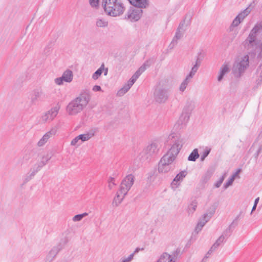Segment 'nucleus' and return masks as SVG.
<instances>
[{"instance_id":"nucleus-48","label":"nucleus","mask_w":262,"mask_h":262,"mask_svg":"<svg viewBox=\"0 0 262 262\" xmlns=\"http://www.w3.org/2000/svg\"><path fill=\"white\" fill-rule=\"evenodd\" d=\"M89 3L91 7L97 8L99 5V0H89Z\"/></svg>"},{"instance_id":"nucleus-45","label":"nucleus","mask_w":262,"mask_h":262,"mask_svg":"<svg viewBox=\"0 0 262 262\" xmlns=\"http://www.w3.org/2000/svg\"><path fill=\"white\" fill-rule=\"evenodd\" d=\"M108 188L110 189H112L114 186L116 185V184L115 183V179L113 178H110L108 180Z\"/></svg>"},{"instance_id":"nucleus-51","label":"nucleus","mask_w":262,"mask_h":262,"mask_svg":"<svg viewBox=\"0 0 262 262\" xmlns=\"http://www.w3.org/2000/svg\"><path fill=\"white\" fill-rule=\"evenodd\" d=\"M92 90L94 92L101 91V88L99 85H95L93 86Z\"/></svg>"},{"instance_id":"nucleus-31","label":"nucleus","mask_w":262,"mask_h":262,"mask_svg":"<svg viewBox=\"0 0 262 262\" xmlns=\"http://www.w3.org/2000/svg\"><path fill=\"white\" fill-rule=\"evenodd\" d=\"M96 25L99 28H105L108 26V21L105 18H99L96 19Z\"/></svg>"},{"instance_id":"nucleus-30","label":"nucleus","mask_w":262,"mask_h":262,"mask_svg":"<svg viewBox=\"0 0 262 262\" xmlns=\"http://www.w3.org/2000/svg\"><path fill=\"white\" fill-rule=\"evenodd\" d=\"M198 206V203L195 200L192 201L190 204H189L187 211L189 215L192 214L196 210Z\"/></svg>"},{"instance_id":"nucleus-23","label":"nucleus","mask_w":262,"mask_h":262,"mask_svg":"<svg viewBox=\"0 0 262 262\" xmlns=\"http://www.w3.org/2000/svg\"><path fill=\"white\" fill-rule=\"evenodd\" d=\"M172 166L165 163V162H162L160 161L158 163V170L159 173H166L172 170Z\"/></svg>"},{"instance_id":"nucleus-47","label":"nucleus","mask_w":262,"mask_h":262,"mask_svg":"<svg viewBox=\"0 0 262 262\" xmlns=\"http://www.w3.org/2000/svg\"><path fill=\"white\" fill-rule=\"evenodd\" d=\"M242 21V20H241L239 17L237 16L233 20L232 23V26L234 27H237Z\"/></svg>"},{"instance_id":"nucleus-19","label":"nucleus","mask_w":262,"mask_h":262,"mask_svg":"<svg viewBox=\"0 0 262 262\" xmlns=\"http://www.w3.org/2000/svg\"><path fill=\"white\" fill-rule=\"evenodd\" d=\"M147 66H148L147 63H144L132 76L128 82H129L131 84L133 85L136 80L141 75V74L146 69V67Z\"/></svg>"},{"instance_id":"nucleus-53","label":"nucleus","mask_w":262,"mask_h":262,"mask_svg":"<svg viewBox=\"0 0 262 262\" xmlns=\"http://www.w3.org/2000/svg\"><path fill=\"white\" fill-rule=\"evenodd\" d=\"M140 248H137L134 251L133 253H132V254H134V256H135V255L138 252H139L140 250Z\"/></svg>"},{"instance_id":"nucleus-57","label":"nucleus","mask_w":262,"mask_h":262,"mask_svg":"<svg viewBox=\"0 0 262 262\" xmlns=\"http://www.w3.org/2000/svg\"><path fill=\"white\" fill-rule=\"evenodd\" d=\"M226 173H225L221 178H223L224 180L225 178H226Z\"/></svg>"},{"instance_id":"nucleus-12","label":"nucleus","mask_w":262,"mask_h":262,"mask_svg":"<svg viewBox=\"0 0 262 262\" xmlns=\"http://www.w3.org/2000/svg\"><path fill=\"white\" fill-rule=\"evenodd\" d=\"M58 130L57 126H53L46 133L40 140L37 143L38 147H41L43 146L49 141V140L53 136L56 135Z\"/></svg>"},{"instance_id":"nucleus-15","label":"nucleus","mask_w":262,"mask_h":262,"mask_svg":"<svg viewBox=\"0 0 262 262\" xmlns=\"http://www.w3.org/2000/svg\"><path fill=\"white\" fill-rule=\"evenodd\" d=\"M142 13V10L140 8L130 9L127 13V18L132 21L138 20Z\"/></svg>"},{"instance_id":"nucleus-28","label":"nucleus","mask_w":262,"mask_h":262,"mask_svg":"<svg viewBox=\"0 0 262 262\" xmlns=\"http://www.w3.org/2000/svg\"><path fill=\"white\" fill-rule=\"evenodd\" d=\"M130 3L137 8L145 7L146 0H128Z\"/></svg>"},{"instance_id":"nucleus-26","label":"nucleus","mask_w":262,"mask_h":262,"mask_svg":"<svg viewBox=\"0 0 262 262\" xmlns=\"http://www.w3.org/2000/svg\"><path fill=\"white\" fill-rule=\"evenodd\" d=\"M237 219L236 218L232 222V223L230 225L229 227L223 232L222 235H224V236L226 239H227L228 237L230 236L232 232L231 229L234 228L237 225Z\"/></svg>"},{"instance_id":"nucleus-38","label":"nucleus","mask_w":262,"mask_h":262,"mask_svg":"<svg viewBox=\"0 0 262 262\" xmlns=\"http://www.w3.org/2000/svg\"><path fill=\"white\" fill-rule=\"evenodd\" d=\"M250 12L251 9L249 8H247L243 12L240 13L237 15V16L239 17V19L243 21L244 19L250 13Z\"/></svg>"},{"instance_id":"nucleus-52","label":"nucleus","mask_w":262,"mask_h":262,"mask_svg":"<svg viewBox=\"0 0 262 262\" xmlns=\"http://www.w3.org/2000/svg\"><path fill=\"white\" fill-rule=\"evenodd\" d=\"M262 150V146H259L258 150H257L256 154H255V157H257L259 155V154L261 152Z\"/></svg>"},{"instance_id":"nucleus-25","label":"nucleus","mask_w":262,"mask_h":262,"mask_svg":"<svg viewBox=\"0 0 262 262\" xmlns=\"http://www.w3.org/2000/svg\"><path fill=\"white\" fill-rule=\"evenodd\" d=\"M42 94L41 90H35L32 92L31 96V102L32 104H35L38 99H39Z\"/></svg>"},{"instance_id":"nucleus-10","label":"nucleus","mask_w":262,"mask_h":262,"mask_svg":"<svg viewBox=\"0 0 262 262\" xmlns=\"http://www.w3.org/2000/svg\"><path fill=\"white\" fill-rule=\"evenodd\" d=\"M154 97L157 102L164 103L168 98V91L165 88L158 87L155 91Z\"/></svg>"},{"instance_id":"nucleus-14","label":"nucleus","mask_w":262,"mask_h":262,"mask_svg":"<svg viewBox=\"0 0 262 262\" xmlns=\"http://www.w3.org/2000/svg\"><path fill=\"white\" fill-rule=\"evenodd\" d=\"M159 150V145L157 142H152L149 144L144 149L147 158L156 155Z\"/></svg>"},{"instance_id":"nucleus-2","label":"nucleus","mask_w":262,"mask_h":262,"mask_svg":"<svg viewBox=\"0 0 262 262\" xmlns=\"http://www.w3.org/2000/svg\"><path fill=\"white\" fill-rule=\"evenodd\" d=\"M261 30L262 20L256 23L244 42V46L245 48L257 51H260L258 54V57L260 58H262V43L259 44L257 36Z\"/></svg>"},{"instance_id":"nucleus-54","label":"nucleus","mask_w":262,"mask_h":262,"mask_svg":"<svg viewBox=\"0 0 262 262\" xmlns=\"http://www.w3.org/2000/svg\"><path fill=\"white\" fill-rule=\"evenodd\" d=\"M256 206H257V205H255L254 204L253 207H252V210H251V214L252 213V212L255 210L256 208Z\"/></svg>"},{"instance_id":"nucleus-44","label":"nucleus","mask_w":262,"mask_h":262,"mask_svg":"<svg viewBox=\"0 0 262 262\" xmlns=\"http://www.w3.org/2000/svg\"><path fill=\"white\" fill-rule=\"evenodd\" d=\"M180 182L177 181L176 178H174L172 182L171 183V187L172 189L175 190L178 187L180 184Z\"/></svg>"},{"instance_id":"nucleus-11","label":"nucleus","mask_w":262,"mask_h":262,"mask_svg":"<svg viewBox=\"0 0 262 262\" xmlns=\"http://www.w3.org/2000/svg\"><path fill=\"white\" fill-rule=\"evenodd\" d=\"M134 181L135 177L133 174H130L126 176L122 181L119 189L127 194L134 184Z\"/></svg>"},{"instance_id":"nucleus-42","label":"nucleus","mask_w":262,"mask_h":262,"mask_svg":"<svg viewBox=\"0 0 262 262\" xmlns=\"http://www.w3.org/2000/svg\"><path fill=\"white\" fill-rule=\"evenodd\" d=\"M211 151V149L209 147H206L204 149L202 154L201 155V160L204 161L206 157L209 155Z\"/></svg>"},{"instance_id":"nucleus-34","label":"nucleus","mask_w":262,"mask_h":262,"mask_svg":"<svg viewBox=\"0 0 262 262\" xmlns=\"http://www.w3.org/2000/svg\"><path fill=\"white\" fill-rule=\"evenodd\" d=\"M94 136V133L92 132L84 134H81L78 135L79 138H80V140L81 142H84L86 141L89 140L91 138H92Z\"/></svg>"},{"instance_id":"nucleus-22","label":"nucleus","mask_w":262,"mask_h":262,"mask_svg":"<svg viewBox=\"0 0 262 262\" xmlns=\"http://www.w3.org/2000/svg\"><path fill=\"white\" fill-rule=\"evenodd\" d=\"M230 71V66L227 63H224L222 67H221L220 71L219 72V75L217 76V81L219 82H221L223 79L224 76L227 73H228Z\"/></svg>"},{"instance_id":"nucleus-56","label":"nucleus","mask_w":262,"mask_h":262,"mask_svg":"<svg viewBox=\"0 0 262 262\" xmlns=\"http://www.w3.org/2000/svg\"><path fill=\"white\" fill-rule=\"evenodd\" d=\"M103 72H104V75L106 76L108 72V69L104 68V70L103 71Z\"/></svg>"},{"instance_id":"nucleus-20","label":"nucleus","mask_w":262,"mask_h":262,"mask_svg":"<svg viewBox=\"0 0 262 262\" xmlns=\"http://www.w3.org/2000/svg\"><path fill=\"white\" fill-rule=\"evenodd\" d=\"M147 66H148L147 63H144L132 76L128 82H129L131 84L133 85L136 80L141 75V74L146 69V67Z\"/></svg>"},{"instance_id":"nucleus-9","label":"nucleus","mask_w":262,"mask_h":262,"mask_svg":"<svg viewBox=\"0 0 262 262\" xmlns=\"http://www.w3.org/2000/svg\"><path fill=\"white\" fill-rule=\"evenodd\" d=\"M215 209L212 208L208 212L204 214L199 219V222L195 227V231L196 233L200 232L206 223L208 222L212 217L215 212Z\"/></svg>"},{"instance_id":"nucleus-3","label":"nucleus","mask_w":262,"mask_h":262,"mask_svg":"<svg viewBox=\"0 0 262 262\" xmlns=\"http://www.w3.org/2000/svg\"><path fill=\"white\" fill-rule=\"evenodd\" d=\"M169 139L174 138L172 144L167 152L161 158L162 162H165L170 165L176 159L183 146V139L180 137L174 138V134L170 135Z\"/></svg>"},{"instance_id":"nucleus-50","label":"nucleus","mask_w":262,"mask_h":262,"mask_svg":"<svg viewBox=\"0 0 262 262\" xmlns=\"http://www.w3.org/2000/svg\"><path fill=\"white\" fill-rule=\"evenodd\" d=\"M224 181V178H220L219 181H217L214 184L215 187L219 188L221 186V184Z\"/></svg>"},{"instance_id":"nucleus-33","label":"nucleus","mask_w":262,"mask_h":262,"mask_svg":"<svg viewBox=\"0 0 262 262\" xmlns=\"http://www.w3.org/2000/svg\"><path fill=\"white\" fill-rule=\"evenodd\" d=\"M190 81L191 79L186 76L185 79L181 83L179 88V91L181 92H184Z\"/></svg>"},{"instance_id":"nucleus-7","label":"nucleus","mask_w":262,"mask_h":262,"mask_svg":"<svg viewBox=\"0 0 262 262\" xmlns=\"http://www.w3.org/2000/svg\"><path fill=\"white\" fill-rule=\"evenodd\" d=\"M60 108V106L59 104H57L51 107V109L42 115L41 116V121L43 123L51 122L58 115Z\"/></svg>"},{"instance_id":"nucleus-49","label":"nucleus","mask_w":262,"mask_h":262,"mask_svg":"<svg viewBox=\"0 0 262 262\" xmlns=\"http://www.w3.org/2000/svg\"><path fill=\"white\" fill-rule=\"evenodd\" d=\"M241 169L240 168L237 169L236 172H235L234 173H233L232 174V175L231 176V178L234 180H235L236 178H239V173L241 172Z\"/></svg>"},{"instance_id":"nucleus-24","label":"nucleus","mask_w":262,"mask_h":262,"mask_svg":"<svg viewBox=\"0 0 262 262\" xmlns=\"http://www.w3.org/2000/svg\"><path fill=\"white\" fill-rule=\"evenodd\" d=\"M176 259L167 253L162 254L157 262H175Z\"/></svg>"},{"instance_id":"nucleus-36","label":"nucleus","mask_w":262,"mask_h":262,"mask_svg":"<svg viewBox=\"0 0 262 262\" xmlns=\"http://www.w3.org/2000/svg\"><path fill=\"white\" fill-rule=\"evenodd\" d=\"M199 157L198 149L195 148L189 155L188 160L189 161H195Z\"/></svg>"},{"instance_id":"nucleus-1","label":"nucleus","mask_w":262,"mask_h":262,"mask_svg":"<svg viewBox=\"0 0 262 262\" xmlns=\"http://www.w3.org/2000/svg\"><path fill=\"white\" fill-rule=\"evenodd\" d=\"M91 99L89 90L82 91L78 96L69 103L66 112L70 116H75L81 112L88 105Z\"/></svg>"},{"instance_id":"nucleus-18","label":"nucleus","mask_w":262,"mask_h":262,"mask_svg":"<svg viewBox=\"0 0 262 262\" xmlns=\"http://www.w3.org/2000/svg\"><path fill=\"white\" fill-rule=\"evenodd\" d=\"M226 239L225 238L224 235H221L216 241L214 244L211 246L210 250L208 251L206 256L203 258V260L205 258H207L209 257V255L211 254V253L215 251L220 245H221L225 241Z\"/></svg>"},{"instance_id":"nucleus-41","label":"nucleus","mask_w":262,"mask_h":262,"mask_svg":"<svg viewBox=\"0 0 262 262\" xmlns=\"http://www.w3.org/2000/svg\"><path fill=\"white\" fill-rule=\"evenodd\" d=\"M134 254H130L127 257H122L119 262H132V261L134 259Z\"/></svg>"},{"instance_id":"nucleus-46","label":"nucleus","mask_w":262,"mask_h":262,"mask_svg":"<svg viewBox=\"0 0 262 262\" xmlns=\"http://www.w3.org/2000/svg\"><path fill=\"white\" fill-rule=\"evenodd\" d=\"M234 181V179L231 178V177L229 179V180L224 184V187L225 189H227L230 186L232 185V183L233 181Z\"/></svg>"},{"instance_id":"nucleus-43","label":"nucleus","mask_w":262,"mask_h":262,"mask_svg":"<svg viewBox=\"0 0 262 262\" xmlns=\"http://www.w3.org/2000/svg\"><path fill=\"white\" fill-rule=\"evenodd\" d=\"M79 136H77L75 138H74L71 142V145L72 146H78L81 144V142L79 138Z\"/></svg>"},{"instance_id":"nucleus-21","label":"nucleus","mask_w":262,"mask_h":262,"mask_svg":"<svg viewBox=\"0 0 262 262\" xmlns=\"http://www.w3.org/2000/svg\"><path fill=\"white\" fill-rule=\"evenodd\" d=\"M127 194L123 192L120 189L117 191L116 196L113 201V205L118 206L122 202Z\"/></svg>"},{"instance_id":"nucleus-8","label":"nucleus","mask_w":262,"mask_h":262,"mask_svg":"<svg viewBox=\"0 0 262 262\" xmlns=\"http://www.w3.org/2000/svg\"><path fill=\"white\" fill-rule=\"evenodd\" d=\"M50 159L51 157L49 155L43 156L39 164L35 165L34 167L31 169L29 176H27L25 178V182H27L32 179L35 174L39 171L43 166L47 164Z\"/></svg>"},{"instance_id":"nucleus-4","label":"nucleus","mask_w":262,"mask_h":262,"mask_svg":"<svg viewBox=\"0 0 262 262\" xmlns=\"http://www.w3.org/2000/svg\"><path fill=\"white\" fill-rule=\"evenodd\" d=\"M102 6L105 12L113 17L121 15L125 10V7L121 0H102Z\"/></svg>"},{"instance_id":"nucleus-35","label":"nucleus","mask_w":262,"mask_h":262,"mask_svg":"<svg viewBox=\"0 0 262 262\" xmlns=\"http://www.w3.org/2000/svg\"><path fill=\"white\" fill-rule=\"evenodd\" d=\"M104 70V64H102L100 67L93 74L92 78L97 80L101 76Z\"/></svg>"},{"instance_id":"nucleus-16","label":"nucleus","mask_w":262,"mask_h":262,"mask_svg":"<svg viewBox=\"0 0 262 262\" xmlns=\"http://www.w3.org/2000/svg\"><path fill=\"white\" fill-rule=\"evenodd\" d=\"M183 27V24H180L176 31V34L169 45V47L171 49L173 48L177 44L178 40L180 39L183 37L184 33Z\"/></svg>"},{"instance_id":"nucleus-55","label":"nucleus","mask_w":262,"mask_h":262,"mask_svg":"<svg viewBox=\"0 0 262 262\" xmlns=\"http://www.w3.org/2000/svg\"><path fill=\"white\" fill-rule=\"evenodd\" d=\"M259 198L258 197L256 199H255V201H254V204L255 205H257L258 203V201H259Z\"/></svg>"},{"instance_id":"nucleus-29","label":"nucleus","mask_w":262,"mask_h":262,"mask_svg":"<svg viewBox=\"0 0 262 262\" xmlns=\"http://www.w3.org/2000/svg\"><path fill=\"white\" fill-rule=\"evenodd\" d=\"M132 85V84L127 81V83L118 91L117 95L120 97L122 96L130 89Z\"/></svg>"},{"instance_id":"nucleus-37","label":"nucleus","mask_w":262,"mask_h":262,"mask_svg":"<svg viewBox=\"0 0 262 262\" xmlns=\"http://www.w3.org/2000/svg\"><path fill=\"white\" fill-rule=\"evenodd\" d=\"M212 173L210 172H206L202 177L201 182L202 184L206 183L211 178Z\"/></svg>"},{"instance_id":"nucleus-13","label":"nucleus","mask_w":262,"mask_h":262,"mask_svg":"<svg viewBox=\"0 0 262 262\" xmlns=\"http://www.w3.org/2000/svg\"><path fill=\"white\" fill-rule=\"evenodd\" d=\"M73 79V74L71 70H66L60 77L56 78L54 80L55 83L58 85H62L63 82L70 83Z\"/></svg>"},{"instance_id":"nucleus-5","label":"nucleus","mask_w":262,"mask_h":262,"mask_svg":"<svg viewBox=\"0 0 262 262\" xmlns=\"http://www.w3.org/2000/svg\"><path fill=\"white\" fill-rule=\"evenodd\" d=\"M249 65V56L245 55L236 60L232 68V73L235 78H239L245 73Z\"/></svg>"},{"instance_id":"nucleus-6","label":"nucleus","mask_w":262,"mask_h":262,"mask_svg":"<svg viewBox=\"0 0 262 262\" xmlns=\"http://www.w3.org/2000/svg\"><path fill=\"white\" fill-rule=\"evenodd\" d=\"M193 108L191 106H185L174 125V127L177 129H181L184 128L189 121L190 116Z\"/></svg>"},{"instance_id":"nucleus-27","label":"nucleus","mask_w":262,"mask_h":262,"mask_svg":"<svg viewBox=\"0 0 262 262\" xmlns=\"http://www.w3.org/2000/svg\"><path fill=\"white\" fill-rule=\"evenodd\" d=\"M200 63L201 61L199 60V59H198L196 61L195 64L192 67L189 74L187 76V77L191 79L193 78V77L199 69V67L200 66Z\"/></svg>"},{"instance_id":"nucleus-17","label":"nucleus","mask_w":262,"mask_h":262,"mask_svg":"<svg viewBox=\"0 0 262 262\" xmlns=\"http://www.w3.org/2000/svg\"><path fill=\"white\" fill-rule=\"evenodd\" d=\"M61 249L60 245L53 247L47 254L45 259V262H52Z\"/></svg>"},{"instance_id":"nucleus-32","label":"nucleus","mask_w":262,"mask_h":262,"mask_svg":"<svg viewBox=\"0 0 262 262\" xmlns=\"http://www.w3.org/2000/svg\"><path fill=\"white\" fill-rule=\"evenodd\" d=\"M257 78L256 82L257 85L262 84V64H260L257 69L256 71Z\"/></svg>"},{"instance_id":"nucleus-40","label":"nucleus","mask_w":262,"mask_h":262,"mask_svg":"<svg viewBox=\"0 0 262 262\" xmlns=\"http://www.w3.org/2000/svg\"><path fill=\"white\" fill-rule=\"evenodd\" d=\"M187 174V172L186 171H182L180 172L174 178L176 179L179 181L181 182L183 180V179L186 177Z\"/></svg>"},{"instance_id":"nucleus-39","label":"nucleus","mask_w":262,"mask_h":262,"mask_svg":"<svg viewBox=\"0 0 262 262\" xmlns=\"http://www.w3.org/2000/svg\"><path fill=\"white\" fill-rule=\"evenodd\" d=\"M88 215V213L86 212L77 214L73 217L72 220L73 222H79L84 217L87 216Z\"/></svg>"}]
</instances>
